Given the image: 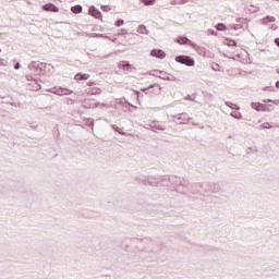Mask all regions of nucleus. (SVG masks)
Masks as SVG:
<instances>
[{"label":"nucleus","instance_id":"1","mask_svg":"<svg viewBox=\"0 0 279 279\" xmlns=\"http://www.w3.org/2000/svg\"><path fill=\"white\" fill-rule=\"evenodd\" d=\"M175 62L179 64H184L185 66H195V59L189 56H177Z\"/></svg>","mask_w":279,"mask_h":279},{"label":"nucleus","instance_id":"2","mask_svg":"<svg viewBox=\"0 0 279 279\" xmlns=\"http://www.w3.org/2000/svg\"><path fill=\"white\" fill-rule=\"evenodd\" d=\"M253 110H256L257 112H271L274 110L272 105H265L260 102H252Z\"/></svg>","mask_w":279,"mask_h":279},{"label":"nucleus","instance_id":"3","mask_svg":"<svg viewBox=\"0 0 279 279\" xmlns=\"http://www.w3.org/2000/svg\"><path fill=\"white\" fill-rule=\"evenodd\" d=\"M175 123L186 124L191 121V117L187 113H179L174 116Z\"/></svg>","mask_w":279,"mask_h":279},{"label":"nucleus","instance_id":"4","mask_svg":"<svg viewBox=\"0 0 279 279\" xmlns=\"http://www.w3.org/2000/svg\"><path fill=\"white\" fill-rule=\"evenodd\" d=\"M26 80L31 82L28 83L29 90H40V83L34 80V76H26Z\"/></svg>","mask_w":279,"mask_h":279},{"label":"nucleus","instance_id":"5","mask_svg":"<svg viewBox=\"0 0 279 279\" xmlns=\"http://www.w3.org/2000/svg\"><path fill=\"white\" fill-rule=\"evenodd\" d=\"M83 108L90 110L94 108H106V105L87 100L83 104Z\"/></svg>","mask_w":279,"mask_h":279},{"label":"nucleus","instance_id":"6","mask_svg":"<svg viewBox=\"0 0 279 279\" xmlns=\"http://www.w3.org/2000/svg\"><path fill=\"white\" fill-rule=\"evenodd\" d=\"M150 56H153V58H159V60H165V58H167V53L160 49L151 50Z\"/></svg>","mask_w":279,"mask_h":279},{"label":"nucleus","instance_id":"7","mask_svg":"<svg viewBox=\"0 0 279 279\" xmlns=\"http://www.w3.org/2000/svg\"><path fill=\"white\" fill-rule=\"evenodd\" d=\"M155 73H160V80H166L167 82H178V78H175L174 76H169L167 72L155 70Z\"/></svg>","mask_w":279,"mask_h":279},{"label":"nucleus","instance_id":"8","mask_svg":"<svg viewBox=\"0 0 279 279\" xmlns=\"http://www.w3.org/2000/svg\"><path fill=\"white\" fill-rule=\"evenodd\" d=\"M43 8L46 12H60V8H58L53 3H47Z\"/></svg>","mask_w":279,"mask_h":279},{"label":"nucleus","instance_id":"9","mask_svg":"<svg viewBox=\"0 0 279 279\" xmlns=\"http://www.w3.org/2000/svg\"><path fill=\"white\" fill-rule=\"evenodd\" d=\"M56 95L63 96V95H73V90L59 87L53 92Z\"/></svg>","mask_w":279,"mask_h":279},{"label":"nucleus","instance_id":"10","mask_svg":"<svg viewBox=\"0 0 279 279\" xmlns=\"http://www.w3.org/2000/svg\"><path fill=\"white\" fill-rule=\"evenodd\" d=\"M89 14L94 16V19H101V11L97 10L95 7L89 8Z\"/></svg>","mask_w":279,"mask_h":279},{"label":"nucleus","instance_id":"11","mask_svg":"<svg viewBox=\"0 0 279 279\" xmlns=\"http://www.w3.org/2000/svg\"><path fill=\"white\" fill-rule=\"evenodd\" d=\"M43 63H39V62H36V61H33L29 65H28V69L31 71H43Z\"/></svg>","mask_w":279,"mask_h":279},{"label":"nucleus","instance_id":"12","mask_svg":"<svg viewBox=\"0 0 279 279\" xmlns=\"http://www.w3.org/2000/svg\"><path fill=\"white\" fill-rule=\"evenodd\" d=\"M86 35H87L89 38H107L108 40H110V36L104 35V34L86 33Z\"/></svg>","mask_w":279,"mask_h":279},{"label":"nucleus","instance_id":"13","mask_svg":"<svg viewBox=\"0 0 279 279\" xmlns=\"http://www.w3.org/2000/svg\"><path fill=\"white\" fill-rule=\"evenodd\" d=\"M263 25H269L270 23H276V17L266 16L262 20Z\"/></svg>","mask_w":279,"mask_h":279},{"label":"nucleus","instance_id":"14","mask_svg":"<svg viewBox=\"0 0 279 279\" xmlns=\"http://www.w3.org/2000/svg\"><path fill=\"white\" fill-rule=\"evenodd\" d=\"M87 93H88V95H100L101 94V88L94 87V88L88 89Z\"/></svg>","mask_w":279,"mask_h":279},{"label":"nucleus","instance_id":"15","mask_svg":"<svg viewBox=\"0 0 279 279\" xmlns=\"http://www.w3.org/2000/svg\"><path fill=\"white\" fill-rule=\"evenodd\" d=\"M177 43H179V45H189V43L191 44V41L187 37H179L177 39Z\"/></svg>","mask_w":279,"mask_h":279},{"label":"nucleus","instance_id":"16","mask_svg":"<svg viewBox=\"0 0 279 279\" xmlns=\"http://www.w3.org/2000/svg\"><path fill=\"white\" fill-rule=\"evenodd\" d=\"M137 32H138V34H146V35L149 34V31L147 29V26H145V25H140L137 28Z\"/></svg>","mask_w":279,"mask_h":279},{"label":"nucleus","instance_id":"17","mask_svg":"<svg viewBox=\"0 0 279 279\" xmlns=\"http://www.w3.org/2000/svg\"><path fill=\"white\" fill-rule=\"evenodd\" d=\"M74 78H75L76 81H78V82H82V80L86 81V80H88V74H81V73H78V74H76V75L74 76Z\"/></svg>","mask_w":279,"mask_h":279},{"label":"nucleus","instance_id":"18","mask_svg":"<svg viewBox=\"0 0 279 279\" xmlns=\"http://www.w3.org/2000/svg\"><path fill=\"white\" fill-rule=\"evenodd\" d=\"M71 11L73 12V14H80L82 13V5L77 4L72 7Z\"/></svg>","mask_w":279,"mask_h":279},{"label":"nucleus","instance_id":"19","mask_svg":"<svg viewBox=\"0 0 279 279\" xmlns=\"http://www.w3.org/2000/svg\"><path fill=\"white\" fill-rule=\"evenodd\" d=\"M112 130L118 132V134H121V136H125V132L121 131L120 128L117 124H111Z\"/></svg>","mask_w":279,"mask_h":279},{"label":"nucleus","instance_id":"20","mask_svg":"<svg viewBox=\"0 0 279 279\" xmlns=\"http://www.w3.org/2000/svg\"><path fill=\"white\" fill-rule=\"evenodd\" d=\"M148 182L150 186H160V179H150Z\"/></svg>","mask_w":279,"mask_h":279},{"label":"nucleus","instance_id":"21","mask_svg":"<svg viewBox=\"0 0 279 279\" xmlns=\"http://www.w3.org/2000/svg\"><path fill=\"white\" fill-rule=\"evenodd\" d=\"M153 132H156V130H159V131H165V126L163 125H160V124H154V125H150Z\"/></svg>","mask_w":279,"mask_h":279},{"label":"nucleus","instance_id":"22","mask_svg":"<svg viewBox=\"0 0 279 279\" xmlns=\"http://www.w3.org/2000/svg\"><path fill=\"white\" fill-rule=\"evenodd\" d=\"M119 69H122V71H130V63H120Z\"/></svg>","mask_w":279,"mask_h":279},{"label":"nucleus","instance_id":"23","mask_svg":"<svg viewBox=\"0 0 279 279\" xmlns=\"http://www.w3.org/2000/svg\"><path fill=\"white\" fill-rule=\"evenodd\" d=\"M226 106H228V108H232V110H241V107H239L230 101L226 102Z\"/></svg>","mask_w":279,"mask_h":279},{"label":"nucleus","instance_id":"24","mask_svg":"<svg viewBox=\"0 0 279 279\" xmlns=\"http://www.w3.org/2000/svg\"><path fill=\"white\" fill-rule=\"evenodd\" d=\"M231 117H233V119H243V114H241V112H232Z\"/></svg>","mask_w":279,"mask_h":279},{"label":"nucleus","instance_id":"25","mask_svg":"<svg viewBox=\"0 0 279 279\" xmlns=\"http://www.w3.org/2000/svg\"><path fill=\"white\" fill-rule=\"evenodd\" d=\"M216 28L218 29V32H225V29H226V24L219 23Z\"/></svg>","mask_w":279,"mask_h":279},{"label":"nucleus","instance_id":"26","mask_svg":"<svg viewBox=\"0 0 279 279\" xmlns=\"http://www.w3.org/2000/svg\"><path fill=\"white\" fill-rule=\"evenodd\" d=\"M227 45H228V47H235L236 41H234V39H227Z\"/></svg>","mask_w":279,"mask_h":279},{"label":"nucleus","instance_id":"27","mask_svg":"<svg viewBox=\"0 0 279 279\" xmlns=\"http://www.w3.org/2000/svg\"><path fill=\"white\" fill-rule=\"evenodd\" d=\"M260 128H263L264 130H271V124H269L268 122H266V123H263V124L260 125Z\"/></svg>","mask_w":279,"mask_h":279},{"label":"nucleus","instance_id":"28","mask_svg":"<svg viewBox=\"0 0 279 279\" xmlns=\"http://www.w3.org/2000/svg\"><path fill=\"white\" fill-rule=\"evenodd\" d=\"M156 0H143L144 5H151Z\"/></svg>","mask_w":279,"mask_h":279},{"label":"nucleus","instance_id":"29","mask_svg":"<svg viewBox=\"0 0 279 279\" xmlns=\"http://www.w3.org/2000/svg\"><path fill=\"white\" fill-rule=\"evenodd\" d=\"M102 12H110V5H101Z\"/></svg>","mask_w":279,"mask_h":279},{"label":"nucleus","instance_id":"30","mask_svg":"<svg viewBox=\"0 0 279 279\" xmlns=\"http://www.w3.org/2000/svg\"><path fill=\"white\" fill-rule=\"evenodd\" d=\"M124 24H125V21L123 20H118L116 23L117 27H121V25H124Z\"/></svg>","mask_w":279,"mask_h":279},{"label":"nucleus","instance_id":"31","mask_svg":"<svg viewBox=\"0 0 279 279\" xmlns=\"http://www.w3.org/2000/svg\"><path fill=\"white\" fill-rule=\"evenodd\" d=\"M0 66H8V61L0 59Z\"/></svg>","mask_w":279,"mask_h":279},{"label":"nucleus","instance_id":"32","mask_svg":"<svg viewBox=\"0 0 279 279\" xmlns=\"http://www.w3.org/2000/svg\"><path fill=\"white\" fill-rule=\"evenodd\" d=\"M268 26H269V27H270V29H272V31L278 29V26H276V24H269Z\"/></svg>","mask_w":279,"mask_h":279},{"label":"nucleus","instance_id":"33","mask_svg":"<svg viewBox=\"0 0 279 279\" xmlns=\"http://www.w3.org/2000/svg\"><path fill=\"white\" fill-rule=\"evenodd\" d=\"M14 69H15V71H19L20 69H21V63H16L15 65H14Z\"/></svg>","mask_w":279,"mask_h":279},{"label":"nucleus","instance_id":"34","mask_svg":"<svg viewBox=\"0 0 279 279\" xmlns=\"http://www.w3.org/2000/svg\"><path fill=\"white\" fill-rule=\"evenodd\" d=\"M264 101V104H274V100L272 99H265V100H263Z\"/></svg>","mask_w":279,"mask_h":279},{"label":"nucleus","instance_id":"35","mask_svg":"<svg viewBox=\"0 0 279 279\" xmlns=\"http://www.w3.org/2000/svg\"><path fill=\"white\" fill-rule=\"evenodd\" d=\"M242 21H245V19H243V17H238V19L235 20L236 23H241Z\"/></svg>","mask_w":279,"mask_h":279},{"label":"nucleus","instance_id":"36","mask_svg":"<svg viewBox=\"0 0 279 279\" xmlns=\"http://www.w3.org/2000/svg\"><path fill=\"white\" fill-rule=\"evenodd\" d=\"M213 71H219V64H216V66H213Z\"/></svg>","mask_w":279,"mask_h":279},{"label":"nucleus","instance_id":"37","mask_svg":"<svg viewBox=\"0 0 279 279\" xmlns=\"http://www.w3.org/2000/svg\"><path fill=\"white\" fill-rule=\"evenodd\" d=\"M275 44L277 45V47H279V38L275 39Z\"/></svg>","mask_w":279,"mask_h":279},{"label":"nucleus","instance_id":"38","mask_svg":"<svg viewBox=\"0 0 279 279\" xmlns=\"http://www.w3.org/2000/svg\"><path fill=\"white\" fill-rule=\"evenodd\" d=\"M272 104H275V106H278L279 105V99L274 100Z\"/></svg>","mask_w":279,"mask_h":279},{"label":"nucleus","instance_id":"39","mask_svg":"<svg viewBox=\"0 0 279 279\" xmlns=\"http://www.w3.org/2000/svg\"><path fill=\"white\" fill-rule=\"evenodd\" d=\"M89 125L92 126V130H93V125H95V122L90 120Z\"/></svg>","mask_w":279,"mask_h":279},{"label":"nucleus","instance_id":"40","mask_svg":"<svg viewBox=\"0 0 279 279\" xmlns=\"http://www.w3.org/2000/svg\"><path fill=\"white\" fill-rule=\"evenodd\" d=\"M11 106H14L15 108L19 106L16 102H11Z\"/></svg>","mask_w":279,"mask_h":279},{"label":"nucleus","instance_id":"41","mask_svg":"<svg viewBox=\"0 0 279 279\" xmlns=\"http://www.w3.org/2000/svg\"><path fill=\"white\" fill-rule=\"evenodd\" d=\"M95 83L94 82H89L87 83V86H93Z\"/></svg>","mask_w":279,"mask_h":279},{"label":"nucleus","instance_id":"42","mask_svg":"<svg viewBox=\"0 0 279 279\" xmlns=\"http://www.w3.org/2000/svg\"><path fill=\"white\" fill-rule=\"evenodd\" d=\"M149 88H154V86H150V87H148V88H144V89H142V90H149Z\"/></svg>","mask_w":279,"mask_h":279},{"label":"nucleus","instance_id":"43","mask_svg":"<svg viewBox=\"0 0 279 279\" xmlns=\"http://www.w3.org/2000/svg\"><path fill=\"white\" fill-rule=\"evenodd\" d=\"M276 88H279V81L276 82Z\"/></svg>","mask_w":279,"mask_h":279},{"label":"nucleus","instance_id":"44","mask_svg":"<svg viewBox=\"0 0 279 279\" xmlns=\"http://www.w3.org/2000/svg\"><path fill=\"white\" fill-rule=\"evenodd\" d=\"M125 32H128V31H125V29H122V33H125Z\"/></svg>","mask_w":279,"mask_h":279},{"label":"nucleus","instance_id":"45","mask_svg":"<svg viewBox=\"0 0 279 279\" xmlns=\"http://www.w3.org/2000/svg\"><path fill=\"white\" fill-rule=\"evenodd\" d=\"M125 32H128V31H125V29H122V33H125Z\"/></svg>","mask_w":279,"mask_h":279},{"label":"nucleus","instance_id":"46","mask_svg":"<svg viewBox=\"0 0 279 279\" xmlns=\"http://www.w3.org/2000/svg\"><path fill=\"white\" fill-rule=\"evenodd\" d=\"M125 32H128V31H125V29H122V33H125Z\"/></svg>","mask_w":279,"mask_h":279},{"label":"nucleus","instance_id":"47","mask_svg":"<svg viewBox=\"0 0 279 279\" xmlns=\"http://www.w3.org/2000/svg\"><path fill=\"white\" fill-rule=\"evenodd\" d=\"M211 34H215V31H211Z\"/></svg>","mask_w":279,"mask_h":279},{"label":"nucleus","instance_id":"48","mask_svg":"<svg viewBox=\"0 0 279 279\" xmlns=\"http://www.w3.org/2000/svg\"><path fill=\"white\" fill-rule=\"evenodd\" d=\"M277 73H278V75H279V69L277 70Z\"/></svg>","mask_w":279,"mask_h":279},{"label":"nucleus","instance_id":"49","mask_svg":"<svg viewBox=\"0 0 279 279\" xmlns=\"http://www.w3.org/2000/svg\"><path fill=\"white\" fill-rule=\"evenodd\" d=\"M187 99H191V96H187Z\"/></svg>","mask_w":279,"mask_h":279},{"label":"nucleus","instance_id":"50","mask_svg":"<svg viewBox=\"0 0 279 279\" xmlns=\"http://www.w3.org/2000/svg\"><path fill=\"white\" fill-rule=\"evenodd\" d=\"M105 121H106V122H108V120H107V119H105Z\"/></svg>","mask_w":279,"mask_h":279},{"label":"nucleus","instance_id":"51","mask_svg":"<svg viewBox=\"0 0 279 279\" xmlns=\"http://www.w3.org/2000/svg\"><path fill=\"white\" fill-rule=\"evenodd\" d=\"M0 53H1V49H0Z\"/></svg>","mask_w":279,"mask_h":279}]
</instances>
